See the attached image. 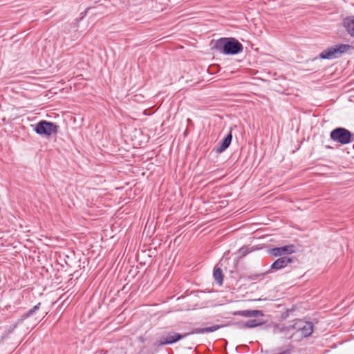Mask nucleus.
Instances as JSON below:
<instances>
[{
	"label": "nucleus",
	"instance_id": "obj_1",
	"mask_svg": "<svg viewBox=\"0 0 354 354\" xmlns=\"http://www.w3.org/2000/svg\"><path fill=\"white\" fill-rule=\"evenodd\" d=\"M223 327L221 325H213L209 327L205 328H194L189 333H186L183 335L179 334L175 332H169L167 333L165 336L161 337V339L156 342L157 346H164L166 344H174L179 340L187 337L188 335L192 334H201V333H207L214 332L219 328Z\"/></svg>",
	"mask_w": 354,
	"mask_h": 354
},
{
	"label": "nucleus",
	"instance_id": "obj_2",
	"mask_svg": "<svg viewBox=\"0 0 354 354\" xmlns=\"http://www.w3.org/2000/svg\"><path fill=\"white\" fill-rule=\"evenodd\" d=\"M213 48L223 55H234L242 53L243 46L234 37H221L215 41Z\"/></svg>",
	"mask_w": 354,
	"mask_h": 354
},
{
	"label": "nucleus",
	"instance_id": "obj_3",
	"mask_svg": "<svg viewBox=\"0 0 354 354\" xmlns=\"http://www.w3.org/2000/svg\"><path fill=\"white\" fill-rule=\"evenodd\" d=\"M35 133L47 138L57 133L59 127L55 123L46 120H40L35 124H31Z\"/></svg>",
	"mask_w": 354,
	"mask_h": 354
},
{
	"label": "nucleus",
	"instance_id": "obj_4",
	"mask_svg": "<svg viewBox=\"0 0 354 354\" xmlns=\"http://www.w3.org/2000/svg\"><path fill=\"white\" fill-rule=\"evenodd\" d=\"M352 47L348 44H338L328 47L322 51L319 57L322 59H333L340 57L343 54L347 52Z\"/></svg>",
	"mask_w": 354,
	"mask_h": 354
},
{
	"label": "nucleus",
	"instance_id": "obj_5",
	"mask_svg": "<svg viewBox=\"0 0 354 354\" xmlns=\"http://www.w3.org/2000/svg\"><path fill=\"white\" fill-rule=\"evenodd\" d=\"M330 138L333 141L342 145H348L354 141V134L344 127H337L332 130Z\"/></svg>",
	"mask_w": 354,
	"mask_h": 354
},
{
	"label": "nucleus",
	"instance_id": "obj_6",
	"mask_svg": "<svg viewBox=\"0 0 354 354\" xmlns=\"http://www.w3.org/2000/svg\"><path fill=\"white\" fill-rule=\"evenodd\" d=\"M295 252V245L290 244L281 247H277L271 248L269 254L274 257H281L283 255H288Z\"/></svg>",
	"mask_w": 354,
	"mask_h": 354
},
{
	"label": "nucleus",
	"instance_id": "obj_7",
	"mask_svg": "<svg viewBox=\"0 0 354 354\" xmlns=\"http://www.w3.org/2000/svg\"><path fill=\"white\" fill-rule=\"evenodd\" d=\"M294 262V258L288 257H282L276 259L270 266V270L267 272H270V270L277 271L285 268L288 264Z\"/></svg>",
	"mask_w": 354,
	"mask_h": 354
},
{
	"label": "nucleus",
	"instance_id": "obj_8",
	"mask_svg": "<svg viewBox=\"0 0 354 354\" xmlns=\"http://www.w3.org/2000/svg\"><path fill=\"white\" fill-rule=\"evenodd\" d=\"M41 303L39 302L37 304L34 306L32 308H30L29 310H28L26 313L23 314L18 319L17 321L11 325V328L14 330L17 327L19 324H21L25 319H26L28 317H32L37 311H38L40 308Z\"/></svg>",
	"mask_w": 354,
	"mask_h": 354
},
{
	"label": "nucleus",
	"instance_id": "obj_9",
	"mask_svg": "<svg viewBox=\"0 0 354 354\" xmlns=\"http://www.w3.org/2000/svg\"><path fill=\"white\" fill-rule=\"evenodd\" d=\"M306 322V321L298 319L293 324L287 326H282L280 328L278 327V328L280 332L295 330V332L294 334L297 335L301 329L303 328V326Z\"/></svg>",
	"mask_w": 354,
	"mask_h": 354
},
{
	"label": "nucleus",
	"instance_id": "obj_10",
	"mask_svg": "<svg viewBox=\"0 0 354 354\" xmlns=\"http://www.w3.org/2000/svg\"><path fill=\"white\" fill-rule=\"evenodd\" d=\"M232 140V133L230 131L229 133L225 136L218 144V146L216 147V151L217 153H222L224 151H225L229 146L230 145V143Z\"/></svg>",
	"mask_w": 354,
	"mask_h": 354
},
{
	"label": "nucleus",
	"instance_id": "obj_11",
	"mask_svg": "<svg viewBox=\"0 0 354 354\" xmlns=\"http://www.w3.org/2000/svg\"><path fill=\"white\" fill-rule=\"evenodd\" d=\"M343 26L348 34L354 38V16H348L343 19Z\"/></svg>",
	"mask_w": 354,
	"mask_h": 354
},
{
	"label": "nucleus",
	"instance_id": "obj_12",
	"mask_svg": "<svg viewBox=\"0 0 354 354\" xmlns=\"http://www.w3.org/2000/svg\"><path fill=\"white\" fill-rule=\"evenodd\" d=\"M234 315H240L245 317H254L258 316H263V313L259 310H238L234 313Z\"/></svg>",
	"mask_w": 354,
	"mask_h": 354
},
{
	"label": "nucleus",
	"instance_id": "obj_13",
	"mask_svg": "<svg viewBox=\"0 0 354 354\" xmlns=\"http://www.w3.org/2000/svg\"><path fill=\"white\" fill-rule=\"evenodd\" d=\"M313 332V324L311 322H306L303 328L297 334L299 337L304 338L310 336Z\"/></svg>",
	"mask_w": 354,
	"mask_h": 354
},
{
	"label": "nucleus",
	"instance_id": "obj_14",
	"mask_svg": "<svg viewBox=\"0 0 354 354\" xmlns=\"http://www.w3.org/2000/svg\"><path fill=\"white\" fill-rule=\"evenodd\" d=\"M223 274L221 268H215L213 272V278L217 284L221 286L223 281Z\"/></svg>",
	"mask_w": 354,
	"mask_h": 354
},
{
	"label": "nucleus",
	"instance_id": "obj_15",
	"mask_svg": "<svg viewBox=\"0 0 354 354\" xmlns=\"http://www.w3.org/2000/svg\"><path fill=\"white\" fill-rule=\"evenodd\" d=\"M263 323V322L261 320H259L257 319H249L248 321L242 323L241 324L240 327L241 328H254V327L261 325Z\"/></svg>",
	"mask_w": 354,
	"mask_h": 354
},
{
	"label": "nucleus",
	"instance_id": "obj_16",
	"mask_svg": "<svg viewBox=\"0 0 354 354\" xmlns=\"http://www.w3.org/2000/svg\"><path fill=\"white\" fill-rule=\"evenodd\" d=\"M252 251H254V249L250 248L248 245H244L239 250V252L241 254V257H244L245 256H246L248 254L252 252Z\"/></svg>",
	"mask_w": 354,
	"mask_h": 354
},
{
	"label": "nucleus",
	"instance_id": "obj_17",
	"mask_svg": "<svg viewBox=\"0 0 354 354\" xmlns=\"http://www.w3.org/2000/svg\"><path fill=\"white\" fill-rule=\"evenodd\" d=\"M264 275H265V273L254 274L250 275L248 277V279L250 280H254V279H258L259 277H263Z\"/></svg>",
	"mask_w": 354,
	"mask_h": 354
},
{
	"label": "nucleus",
	"instance_id": "obj_18",
	"mask_svg": "<svg viewBox=\"0 0 354 354\" xmlns=\"http://www.w3.org/2000/svg\"><path fill=\"white\" fill-rule=\"evenodd\" d=\"M90 9H91V7H88V8H87L84 12H82V13H81V15H82V16H81V17L80 18L79 21H80V20H82V18H83V17H84V16L86 15V14L87 11H88V10H90Z\"/></svg>",
	"mask_w": 354,
	"mask_h": 354
}]
</instances>
